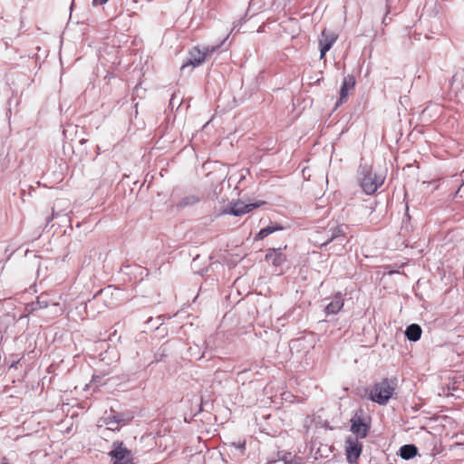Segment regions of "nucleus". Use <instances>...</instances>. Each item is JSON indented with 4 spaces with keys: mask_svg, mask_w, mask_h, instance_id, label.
I'll list each match as a JSON object with an SVG mask.
<instances>
[{
    "mask_svg": "<svg viewBox=\"0 0 464 464\" xmlns=\"http://www.w3.org/2000/svg\"><path fill=\"white\" fill-rule=\"evenodd\" d=\"M245 372H246V370L239 371V372H237V375L239 376V375H241L242 373H244Z\"/></svg>",
    "mask_w": 464,
    "mask_h": 464,
    "instance_id": "nucleus-26",
    "label": "nucleus"
},
{
    "mask_svg": "<svg viewBox=\"0 0 464 464\" xmlns=\"http://www.w3.org/2000/svg\"><path fill=\"white\" fill-rule=\"evenodd\" d=\"M277 456H278V460L283 461L285 464L292 463L294 457H295V455H292L291 452H287V451H279Z\"/></svg>",
    "mask_w": 464,
    "mask_h": 464,
    "instance_id": "nucleus-22",
    "label": "nucleus"
},
{
    "mask_svg": "<svg viewBox=\"0 0 464 464\" xmlns=\"http://www.w3.org/2000/svg\"><path fill=\"white\" fill-rule=\"evenodd\" d=\"M422 334L421 327L417 324H411L405 330V336L411 342H417Z\"/></svg>",
    "mask_w": 464,
    "mask_h": 464,
    "instance_id": "nucleus-14",
    "label": "nucleus"
},
{
    "mask_svg": "<svg viewBox=\"0 0 464 464\" xmlns=\"http://www.w3.org/2000/svg\"><path fill=\"white\" fill-rule=\"evenodd\" d=\"M370 421L362 416V411H357L351 419V431L354 438L364 439L370 431Z\"/></svg>",
    "mask_w": 464,
    "mask_h": 464,
    "instance_id": "nucleus-5",
    "label": "nucleus"
},
{
    "mask_svg": "<svg viewBox=\"0 0 464 464\" xmlns=\"http://www.w3.org/2000/svg\"><path fill=\"white\" fill-rule=\"evenodd\" d=\"M257 207L258 205L256 203L245 204L244 202L237 201L233 203L230 208H225L222 213L240 217L249 213Z\"/></svg>",
    "mask_w": 464,
    "mask_h": 464,
    "instance_id": "nucleus-9",
    "label": "nucleus"
},
{
    "mask_svg": "<svg viewBox=\"0 0 464 464\" xmlns=\"http://www.w3.org/2000/svg\"><path fill=\"white\" fill-rule=\"evenodd\" d=\"M109 456L113 459L112 464H133L130 450L124 447L121 441L112 443Z\"/></svg>",
    "mask_w": 464,
    "mask_h": 464,
    "instance_id": "nucleus-6",
    "label": "nucleus"
},
{
    "mask_svg": "<svg viewBox=\"0 0 464 464\" xmlns=\"http://www.w3.org/2000/svg\"><path fill=\"white\" fill-rule=\"evenodd\" d=\"M355 85V78L353 75H347L343 80V84L340 90V98L339 102H337V106L347 101L348 98V92L350 89H353Z\"/></svg>",
    "mask_w": 464,
    "mask_h": 464,
    "instance_id": "nucleus-11",
    "label": "nucleus"
},
{
    "mask_svg": "<svg viewBox=\"0 0 464 464\" xmlns=\"http://www.w3.org/2000/svg\"><path fill=\"white\" fill-rule=\"evenodd\" d=\"M347 229L348 227L346 225H328V228L324 233V239H322V241H318L317 243L321 247H324L330 244H333L330 246V249H333V251L336 254H340L344 249L345 245L348 243V238L346 236Z\"/></svg>",
    "mask_w": 464,
    "mask_h": 464,
    "instance_id": "nucleus-1",
    "label": "nucleus"
},
{
    "mask_svg": "<svg viewBox=\"0 0 464 464\" xmlns=\"http://www.w3.org/2000/svg\"><path fill=\"white\" fill-rule=\"evenodd\" d=\"M344 300L341 293H337L331 302L325 306L324 312L326 315L336 314L343 307Z\"/></svg>",
    "mask_w": 464,
    "mask_h": 464,
    "instance_id": "nucleus-12",
    "label": "nucleus"
},
{
    "mask_svg": "<svg viewBox=\"0 0 464 464\" xmlns=\"http://www.w3.org/2000/svg\"><path fill=\"white\" fill-rule=\"evenodd\" d=\"M260 32H262L261 27L257 30V33H260Z\"/></svg>",
    "mask_w": 464,
    "mask_h": 464,
    "instance_id": "nucleus-32",
    "label": "nucleus"
},
{
    "mask_svg": "<svg viewBox=\"0 0 464 464\" xmlns=\"http://www.w3.org/2000/svg\"><path fill=\"white\" fill-rule=\"evenodd\" d=\"M17 363H18V362H13V363L10 365V367H15Z\"/></svg>",
    "mask_w": 464,
    "mask_h": 464,
    "instance_id": "nucleus-27",
    "label": "nucleus"
},
{
    "mask_svg": "<svg viewBox=\"0 0 464 464\" xmlns=\"http://www.w3.org/2000/svg\"><path fill=\"white\" fill-rule=\"evenodd\" d=\"M395 388V380L383 379L372 386L369 398L379 405H385L393 395Z\"/></svg>",
    "mask_w": 464,
    "mask_h": 464,
    "instance_id": "nucleus-4",
    "label": "nucleus"
},
{
    "mask_svg": "<svg viewBox=\"0 0 464 464\" xmlns=\"http://www.w3.org/2000/svg\"><path fill=\"white\" fill-rule=\"evenodd\" d=\"M199 201V198L196 195H188L184 198H182L179 202L178 203L179 208H185L188 206L195 205Z\"/></svg>",
    "mask_w": 464,
    "mask_h": 464,
    "instance_id": "nucleus-20",
    "label": "nucleus"
},
{
    "mask_svg": "<svg viewBox=\"0 0 464 464\" xmlns=\"http://www.w3.org/2000/svg\"><path fill=\"white\" fill-rule=\"evenodd\" d=\"M97 154H100V147H97Z\"/></svg>",
    "mask_w": 464,
    "mask_h": 464,
    "instance_id": "nucleus-28",
    "label": "nucleus"
},
{
    "mask_svg": "<svg viewBox=\"0 0 464 464\" xmlns=\"http://www.w3.org/2000/svg\"><path fill=\"white\" fill-rule=\"evenodd\" d=\"M0 464H8V463H6L5 461H0Z\"/></svg>",
    "mask_w": 464,
    "mask_h": 464,
    "instance_id": "nucleus-31",
    "label": "nucleus"
},
{
    "mask_svg": "<svg viewBox=\"0 0 464 464\" xmlns=\"http://www.w3.org/2000/svg\"><path fill=\"white\" fill-rule=\"evenodd\" d=\"M279 229H282V227H278V226H267L264 228H262L255 237V239L256 240H262L264 239L266 237H267L268 235L274 233L275 231L276 230H279Z\"/></svg>",
    "mask_w": 464,
    "mask_h": 464,
    "instance_id": "nucleus-19",
    "label": "nucleus"
},
{
    "mask_svg": "<svg viewBox=\"0 0 464 464\" xmlns=\"http://www.w3.org/2000/svg\"><path fill=\"white\" fill-rule=\"evenodd\" d=\"M417 453L418 449L413 444H406L400 449V456L406 460L412 459Z\"/></svg>",
    "mask_w": 464,
    "mask_h": 464,
    "instance_id": "nucleus-16",
    "label": "nucleus"
},
{
    "mask_svg": "<svg viewBox=\"0 0 464 464\" xmlns=\"http://www.w3.org/2000/svg\"><path fill=\"white\" fill-rule=\"evenodd\" d=\"M456 185H459L458 189L455 192L454 198H464V179L463 175H455L453 176L452 180Z\"/></svg>",
    "mask_w": 464,
    "mask_h": 464,
    "instance_id": "nucleus-18",
    "label": "nucleus"
},
{
    "mask_svg": "<svg viewBox=\"0 0 464 464\" xmlns=\"http://www.w3.org/2000/svg\"><path fill=\"white\" fill-rule=\"evenodd\" d=\"M109 0H92V6H98V5H105Z\"/></svg>",
    "mask_w": 464,
    "mask_h": 464,
    "instance_id": "nucleus-23",
    "label": "nucleus"
},
{
    "mask_svg": "<svg viewBox=\"0 0 464 464\" xmlns=\"http://www.w3.org/2000/svg\"><path fill=\"white\" fill-rule=\"evenodd\" d=\"M50 304L53 305H58V303H52V301L49 298V295L43 293L39 296H37V299L35 302H32L27 305V310L30 313H33L34 311H37L39 309L46 308Z\"/></svg>",
    "mask_w": 464,
    "mask_h": 464,
    "instance_id": "nucleus-13",
    "label": "nucleus"
},
{
    "mask_svg": "<svg viewBox=\"0 0 464 464\" xmlns=\"http://www.w3.org/2000/svg\"><path fill=\"white\" fill-rule=\"evenodd\" d=\"M360 186L367 195H372L383 184L384 177L373 172L368 165H360L358 169Z\"/></svg>",
    "mask_w": 464,
    "mask_h": 464,
    "instance_id": "nucleus-2",
    "label": "nucleus"
},
{
    "mask_svg": "<svg viewBox=\"0 0 464 464\" xmlns=\"http://www.w3.org/2000/svg\"><path fill=\"white\" fill-rule=\"evenodd\" d=\"M111 413L117 420H119L121 425H124L133 419V415L131 413L115 412L113 410H111Z\"/></svg>",
    "mask_w": 464,
    "mask_h": 464,
    "instance_id": "nucleus-21",
    "label": "nucleus"
},
{
    "mask_svg": "<svg viewBox=\"0 0 464 464\" xmlns=\"http://www.w3.org/2000/svg\"><path fill=\"white\" fill-rule=\"evenodd\" d=\"M102 422L107 426L108 430H120V422L117 420V419L114 417V415L111 413V411L103 417Z\"/></svg>",
    "mask_w": 464,
    "mask_h": 464,
    "instance_id": "nucleus-17",
    "label": "nucleus"
},
{
    "mask_svg": "<svg viewBox=\"0 0 464 464\" xmlns=\"http://www.w3.org/2000/svg\"><path fill=\"white\" fill-rule=\"evenodd\" d=\"M338 35L327 29H324L319 36L318 44L320 47V58L323 59L326 53L333 47Z\"/></svg>",
    "mask_w": 464,
    "mask_h": 464,
    "instance_id": "nucleus-8",
    "label": "nucleus"
},
{
    "mask_svg": "<svg viewBox=\"0 0 464 464\" xmlns=\"http://www.w3.org/2000/svg\"><path fill=\"white\" fill-rule=\"evenodd\" d=\"M463 81L464 70L457 71L450 80V88L455 90L456 92H459L463 86Z\"/></svg>",
    "mask_w": 464,
    "mask_h": 464,
    "instance_id": "nucleus-15",
    "label": "nucleus"
},
{
    "mask_svg": "<svg viewBox=\"0 0 464 464\" xmlns=\"http://www.w3.org/2000/svg\"><path fill=\"white\" fill-rule=\"evenodd\" d=\"M97 154H100V147H97Z\"/></svg>",
    "mask_w": 464,
    "mask_h": 464,
    "instance_id": "nucleus-29",
    "label": "nucleus"
},
{
    "mask_svg": "<svg viewBox=\"0 0 464 464\" xmlns=\"http://www.w3.org/2000/svg\"><path fill=\"white\" fill-rule=\"evenodd\" d=\"M285 247L269 248L266 254V260L271 262L275 266H280L285 261V256L283 253Z\"/></svg>",
    "mask_w": 464,
    "mask_h": 464,
    "instance_id": "nucleus-10",
    "label": "nucleus"
},
{
    "mask_svg": "<svg viewBox=\"0 0 464 464\" xmlns=\"http://www.w3.org/2000/svg\"><path fill=\"white\" fill-rule=\"evenodd\" d=\"M455 390H456V389H455V387H454V386L452 387V389H451L450 386H448V387H447V392L444 390V393H445L447 396H450V395H451V396H455V394H454V392H453Z\"/></svg>",
    "mask_w": 464,
    "mask_h": 464,
    "instance_id": "nucleus-24",
    "label": "nucleus"
},
{
    "mask_svg": "<svg viewBox=\"0 0 464 464\" xmlns=\"http://www.w3.org/2000/svg\"><path fill=\"white\" fill-rule=\"evenodd\" d=\"M97 154H100V147H97Z\"/></svg>",
    "mask_w": 464,
    "mask_h": 464,
    "instance_id": "nucleus-30",
    "label": "nucleus"
},
{
    "mask_svg": "<svg viewBox=\"0 0 464 464\" xmlns=\"http://www.w3.org/2000/svg\"><path fill=\"white\" fill-rule=\"evenodd\" d=\"M228 35H227L218 44L216 45H207L202 49L198 47L192 48L189 51L188 59L182 64L181 70H185V68L188 66H192L195 68L201 65L208 56L217 52L225 44Z\"/></svg>",
    "mask_w": 464,
    "mask_h": 464,
    "instance_id": "nucleus-3",
    "label": "nucleus"
},
{
    "mask_svg": "<svg viewBox=\"0 0 464 464\" xmlns=\"http://www.w3.org/2000/svg\"><path fill=\"white\" fill-rule=\"evenodd\" d=\"M362 444L360 442L358 438L353 436H348L345 440V455L346 459L350 464H353L357 461L360 455L362 454Z\"/></svg>",
    "mask_w": 464,
    "mask_h": 464,
    "instance_id": "nucleus-7",
    "label": "nucleus"
},
{
    "mask_svg": "<svg viewBox=\"0 0 464 464\" xmlns=\"http://www.w3.org/2000/svg\"><path fill=\"white\" fill-rule=\"evenodd\" d=\"M292 461L293 462L290 463V464H304V461H303V459L300 458V457H297V456L294 457Z\"/></svg>",
    "mask_w": 464,
    "mask_h": 464,
    "instance_id": "nucleus-25",
    "label": "nucleus"
}]
</instances>
